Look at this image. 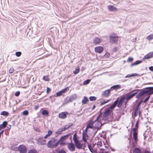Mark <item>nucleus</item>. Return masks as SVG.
I'll return each mask as SVG.
<instances>
[{
    "mask_svg": "<svg viewBox=\"0 0 153 153\" xmlns=\"http://www.w3.org/2000/svg\"><path fill=\"white\" fill-rule=\"evenodd\" d=\"M67 135L62 137L59 140L54 138H52L49 140L47 143V146L51 149H53L59 145V143L60 141L62 140L65 139Z\"/></svg>",
    "mask_w": 153,
    "mask_h": 153,
    "instance_id": "f03ea898",
    "label": "nucleus"
},
{
    "mask_svg": "<svg viewBox=\"0 0 153 153\" xmlns=\"http://www.w3.org/2000/svg\"><path fill=\"white\" fill-rule=\"evenodd\" d=\"M102 41V39H100L98 38L95 37L93 40V43L95 45L99 44Z\"/></svg>",
    "mask_w": 153,
    "mask_h": 153,
    "instance_id": "f8f14e48",
    "label": "nucleus"
},
{
    "mask_svg": "<svg viewBox=\"0 0 153 153\" xmlns=\"http://www.w3.org/2000/svg\"><path fill=\"white\" fill-rule=\"evenodd\" d=\"M22 53L21 52H17L16 53V55L17 56L19 57L21 55Z\"/></svg>",
    "mask_w": 153,
    "mask_h": 153,
    "instance_id": "a18cd8bd",
    "label": "nucleus"
},
{
    "mask_svg": "<svg viewBox=\"0 0 153 153\" xmlns=\"http://www.w3.org/2000/svg\"><path fill=\"white\" fill-rule=\"evenodd\" d=\"M68 114L67 112H62L59 114V117L61 119H65L66 117V115Z\"/></svg>",
    "mask_w": 153,
    "mask_h": 153,
    "instance_id": "2eb2a0df",
    "label": "nucleus"
},
{
    "mask_svg": "<svg viewBox=\"0 0 153 153\" xmlns=\"http://www.w3.org/2000/svg\"><path fill=\"white\" fill-rule=\"evenodd\" d=\"M111 100V99L108 100H103L102 101H101L100 102L101 105H104L107 102H109Z\"/></svg>",
    "mask_w": 153,
    "mask_h": 153,
    "instance_id": "bb28decb",
    "label": "nucleus"
},
{
    "mask_svg": "<svg viewBox=\"0 0 153 153\" xmlns=\"http://www.w3.org/2000/svg\"><path fill=\"white\" fill-rule=\"evenodd\" d=\"M28 153H38L37 151L34 149L30 150Z\"/></svg>",
    "mask_w": 153,
    "mask_h": 153,
    "instance_id": "ea45409f",
    "label": "nucleus"
},
{
    "mask_svg": "<svg viewBox=\"0 0 153 153\" xmlns=\"http://www.w3.org/2000/svg\"><path fill=\"white\" fill-rule=\"evenodd\" d=\"M51 91V89L50 88L47 87L46 90V92L47 93H49Z\"/></svg>",
    "mask_w": 153,
    "mask_h": 153,
    "instance_id": "603ef678",
    "label": "nucleus"
},
{
    "mask_svg": "<svg viewBox=\"0 0 153 153\" xmlns=\"http://www.w3.org/2000/svg\"><path fill=\"white\" fill-rule=\"evenodd\" d=\"M73 140L75 144L78 143V140L77 139L76 135V134H75L73 136Z\"/></svg>",
    "mask_w": 153,
    "mask_h": 153,
    "instance_id": "c85d7f7f",
    "label": "nucleus"
},
{
    "mask_svg": "<svg viewBox=\"0 0 153 153\" xmlns=\"http://www.w3.org/2000/svg\"><path fill=\"white\" fill-rule=\"evenodd\" d=\"M105 57H109L110 56V54L108 53H106L105 55Z\"/></svg>",
    "mask_w": 153,
    "mask_h": 153,
    "instance_id": "4d7b16f0",
    "label": "nucleus"
},
{
    "mask_svg": "<svg viewBox=\"0 0 153 153\" xmlns=\"http://www.w3.org/2000/svg\"><path fill=\"white\" fill-rule=\"evenodd\" d=\"M94 121H91L87 124L86 128L88 129L89 128H94Z\"/></svg>",
    "mask_w": 153,
    "mask_h": 153,
    "instance_id": "4468645a",
    "label": "nucleus"
},
{
    "mask_svg": "<svg viewBox=\"0 0 153 153\" xmlns=\"http://www.w3.org/2000/svg\"><path fill=\"white\" fill-rule=\"evenodd\" d=\"M7 124V122L6 121L3 122L2 124H0V131L1 129L5 128Z\"/></svg>",
    "mask_w": 153,
    "mask_h": 153,
    "instance_id": "412c9836",
    "label": "nucleus"
},
{
    "mask_svg": "<svg viewBox=\"0 0 153 153\" xmlns=\"http://www.w3.org/2000/svg\"><path fill=\"white\" fill-rule=\"evenodd\" d=\"M117 100V103L116 106L117 105V106L118 107H120L121 106L122 104H121L120 103H119L118 102V100Z\"/></svg>",
    "mask_w": 153,
    "mask_h": 153,
    "instance_id": "3c124183",
    "label": "nucleus"
},
{
    "mask_svg": "<svg viewBox=\"0 0 153 153\" xmlns=\"http://www.w3.org/2000/svg\"><path fill=\"white\" fill-rule=\"evenodd\" d=\"M7 128L9 129V130H10V128H11V126H10V127H7Z\"/></svg>",
    "mask_w": 153,
    "mask_h": 153,
    "instance_id": "052dcab7",
    "label": "nucleus"
},
{
    "mask_svg": "<svg viewBox=\"0 0 153 153\" xmlns=\"http://www.w3.org/2000/svg\"><path fill=\"white\" fill-rule=\"evenodd\" d=\"M149 69L153 72V66H151L149 68Z\"/></svg>",
    "mask_w": 153,
    "mask_h": 153,
    "instance_id": "5fc2aeb1",
    "label": "nucleus"
},
{
    "mask_svg": "<svg viewBox=\"0 0 153 153\" xmlns=\"http://www.w3.org/2000/svg\"><path fill=\"white\" fill-rule=\"evenodd\" d=\"M20 93V92L19 91H17L16 92L15 95L16 96H18L19 95Z\"/></svg>",
    "mask_w": 153,
    "mask_h": 153,
    "instance_id": "8fccbe9b",
    "label": "nucleus"
},
{
    "mask_svg": "<svg viewBox=\"0 0 153 153\" xmlns=\"http://www.w3.org/2000/svg\"><path fill=\"white\" fill-rule=\"evenodd\" d=\"M138 114L139 115H140V109L138 106L135 110V116H137Z\"/></svg>",
    "mask_w": 153,
    "mask_h": 153,
    "instance_id": "5701e85b",
    "label": "nucleus"
},
{
    "mask_svg": "<svg viewBox=\"0 0 153 153\" xmlns=\"http://www.w3.org/2000/svg\"><path fill=\"white\" fill-rule=\"evenodd\" d=\"M111 89L107 90L102 92V96L105 97H107L109 95Z\"/></svg>",
    "mask_w": 153,
    "mask_h": 153,
    "instance_id": "1a4fd4ad",
    "label": "nucleus"
},
{
    "mask_svg": "<svg viewBox=\"0 0 153 153\" xmlns=\"http://www.w3.org/2000/svg\"><path fill=\"white\" fill-rule=\"evenodd\" d=\"M110 42L111 43L116 44L118 41V36L114 33H111L109 36Z\"/></svg>",
    "mask_w": 153,
    "mask_h": 153,
    "instance_id": "20e7f679",
    "label": "nucleus"
},
{
    "mask_svg": "<svg viewBox=\"0 0 153 153\" xmlns=\"http://www.w3.org/2000/svg\"><path fill=\"white\" fill-rule=\"evenodd\" d=\"M142 62V61H141L137 60L135 62L132 64L131 65V66H133L135 65H136Z\"/></svg>",
    "mask_w": 153,
    "mask_h": 153,
    "instance_id": "cd10ccee",
    "label": "nucleus"
},
{
    "mask_svg": "<svg viewBox=\"0 0 153 153\" xmlns=\"http://www.w3.org/2000/svg\"><path fill=\"white\" fill-rule=\"evenodd\" d=\"M18 149L20 153H26L27 152L26 148L24 145H19Z\"/></svg>",
    "mask_w": 153,
    "mask_h": 153,
    "instance_id": "39448f33",
    "label": "nucleus"
},
{
    "mask_svg": "<svg viewBox=\"0 0 153 153\" xmlns=\"http://www.w3.org/2000/svg\"><path fill=\"white\" fill-rule=\"evenodd\" d=\"M146 39L150 41L153 39V35L151 34L147 37Z\"/></svg>",
    "mask_w": 153,
    "mask_h": 153,
    "instance_id": "2f4dec72",
    "label": "nucleus"
},
{
    "mask_svg": "<svg viewBox=\"0 0 153 153\" xmlns=\"http://www.w3.org/2000/svg\"><path fill=\"white\" fill-rule=\"evenodd\" d=\"M88 148H89V149L90 151L92 152L93 153L94 152V149L91 147V146L90 145H88Z\"/></svg>",
    "mask_w": 153,
    "mask_h": 153,
    "instance_id": "a19ab883",
    "label": "nucleus"
},
{
    "mask_svg": "<svg viewBox=\"0 0 153 153\" xmlns=\"http://www.w3.org/2000/svg\"><path fill=\"white\" fill-rule=\"evenodd\" d=\"M43 79L45 81H49L50 80L49 78L47 76H44L43 77Z\"/></svg>",
    "mask_w": 153,
    "mask_h": 153,
    "instance_id": "4c0bfd02",
    "label": "nucleus"
},
{
    "mask_svg": "<svg viewBox=\"0 0 153 153\" xmlns=\"http://www.w3.org/2000/svg\"><path fill=\"white\" fill-rule=\"evenodd\" d=\"M14 71V69L13 67H11L9 70V72L10 74L13 73Z\"/></svg>",
    "mask_w": 153,
    "mask_h": 153,
    "instance_id": "37998d69",
    "label": "nucleus"
},
{
    "mask_svg": "<svg viewBox=\"0 0 153 153\" xmlns=\"http://www.w3.org/2000/svg\"><path fill=\"white\" fill-rule=\"evenodd\" d=\"M138 121H137L135 124L136 128H137H137L138 126Z\"/></svg>",
    "mask_w": 153,
    "mask_h": 153,
    "instance_id": "6e6d98bb",
    "label": "nucleus"
},
{
    "mask_svg": "<svg viewBox=\"0 0 153 153\" xmlns=\"http://www.w3.org/2000/svg\"><path fill=\"white\" fill-rule=\"evenodd\" d=\"M150 97V95H149L144 100L143 102H146L149 99Z\"/></svg>",
    "mask_w": 153,
    "mask_h": 153,
    "instance_id": "de8ad7c7",
    "label": "nucleus"
},
{
    "mask_svg": "<svg viewBox=\"0 0 153 153\" xmlns=\"http://www.w3.org/2000/svg\"><path fill=\"white\" fill-rule=\"evenodd\" d=\"M72 101L71 100V99L70 97H67L66 98L65 100H64V104H68V103H69L70 102H72Z\"/></svg>",
    "mask_w": 153,
    "mask_h": 153,
    "instance_id": "aec40b11",
    "label": "nucleus"
},
{
    "mask_svg": "<svg viewBox=\"0 0 153 153\" xmlns=\"http://www.w3.org/2000/svg\"><path fill=\"white\" fill-rule=\"evenodd\" d=\"M76 147L78 149H80L82 148L81 145L78 143L75 144Z\"/></svg>",
    "mask_w": 153,
    "mask_h": 153,
    "instance_id": "473e14b6",
    "label": "nucleus"
},
{
    "mask_svg": "<svg viewBox=\"0 0 153 153\" xmlns=\"http://www.w3.org/2000/svg\"><path fill=\"white\" fill-rule=\"evenodd\" d=\"M71 97L72 101H73L74 100L76 99L77 97V96L76 94H74L73 95L71 96V97Z\"/></svg>",
    "mask_w": 153,
    "mask_h": 153,
    "instance_id": "7c9ffc66",
    "label": "nucleus"
},
{
    "mask_svg": "<svg viewBox=\"0 0 153 153\" xmlns=\"http://www.w3.org/2000/svg\"><path fill=\"white\" fill-rule=\"evenodd\" d=\"M39 108V106L38 105H36L34 108V109L36 110Z\"/></svg>",
    "mask_w": 153,
    "mask_h": 153,
    "instance_id": "bf43d9fd",
    "label": "nucleus"
},
{
    "mask_svg": "<svg viewBox=\"0 0 153 153\" xmlns=\"http://www.w3.org/2000/svg\"><path fill=\"white\" fill-rule=\"evenodd\" d=\"M117 103V100H116L114 102L113 104L111 105L109 108L105 109V111L103 115V117H102L103 118L106 117L107 119L108 118L107 116L108 114L111 113V110L114 109L116 106Z\"/></svg>",
    "mask_w": 153,
    "mask_h": 153,
    "instance_id": "7ed1b4c3",
    "label": "nucleus"
},
{
    "mask_svg": "<svg viewBox=\"0 0 153 153\" xmlns=\"http://www.w3.org/2000/svg\"><path fill=\"white\" fill-rule=\"evenodd\" d=\"M89 99L90 101H95L96 100V98L94 96L90 97H89Z\"/></svg>",
    "mask_w": 153,
    "mask_h": 153,
    "instance_id": "58836bf2",
    "label": "nucleus"
},
{
    "mask_svg": "<svg viewBox=\"0 0 153 153\" xmlns=\"http://www.w3.org/2000/svg\"><path fill=\"white\" fill-rule=\"evenodd\" d=\"M148 93H149V95H150L151 94H153V93H152V91H150Z\"/></svg>",
    "mask_w": 153,
    "mask_h": 153,
    "instance_id": "13d9d810",
    "label": "nucleus"
},
{
    "mask_svg": "<svg viewBox=\"0 0 153 153\" xmlns=\"http://www.w3.org/2000/svg\"><path fill=\"white\" fill-rule=\"evenodd\" d=\"M68 148L69 150L72 152L74 151L75 150V148L74 145L72 143H69L68 145Z\"/></svg>",
    "mask_w": 153,
    "mask_h": 153,
    "instance_id": "dca6fc26",
    "label": "nucleus"
},
{
    "mask_svg": "<svg viewBox=\"0 0 153 153\" xmlns=\"http://www.w3.org/2000/svg\"><path fill=\"white\" fill-rule=\"evenodd\" d=\"M134 153H141L140 151L137 148H136L134 152Z\"/></svg>",
    "mask_w": 153,
    "mask_h": 153,
    "instance_id": "79ce46f5",
    "label": "nucleus"
},
{
    "mask_svg": "<svg viewBox=\"0 0 153 153\" xmlns=\"http://www.w3.org/2000/svg\"><path fill=\"white\" fill-rule=\"evenodd\" d=\"M89 101L88 99L85 96L84 97L82 101V103L83 104H85Z\"/></svg>",
    "mask_w": 153,
    "mask_h": 153,
    "instance_id": "393cba45",
    "label": "nucleus"
},
{
    "mask_svg": "<svg viewBox=\"0 0 153 153\" xmlns=\"http://www.w3.org/2000/svg\"><path fill=\"white\" fill-rule=\"evenodd\" d=\"M53 132L51 130H49L48 132V134L44 137L45 139L47 138L50 137L52 134Z\"/></svg>",
    "mask_w": 153,
    "mask_h": 153,
    "instance_id": "b1692460",
    "label": "nucleus"
},
{
    "mask_svg": "<svg viewBox=\"0 0 153 153\" xmlns=\"http://www.w3.org/2000/svg\"><path fill=\"white\" fill-rule=\"evenodd\" d=\"M91 80L90 79H87L84 81L83 82V84L84 85H86L89 83Z\"/></svg>",
    "mask_w": 153,
    "mask_h": 153,
    "instance_id": "e433bc0d",
    "label": "nucleus"
},
{
    "mask_svg": "<svg viewBox=\"0 0 153 153\" xmlns=\"http://www.w3.org/2000/svg\"><path fill=\"white\" fill-rule=\"evenodd\" d=\"M46 141L42 138L39 137L37 139V144L39 145H44L45 144Z\"/></svg>",
    "mask_w": 153,
    "mask_h": 153,
    "instance_id": "6e6552de",
    "label": "nucleus"
},
{
    "mask_svg": "<svg viewBox=\"0 0 153 153\" xmlns=\"http://www.w3.org/2000/svg\"><path fill=\"white\" fill-rule=\"evenodd\" d=\"M79 68L78 67H76L75 68V71L73 72V73L75 74H76L79 73Z\"/></svg>",
    "mask_w": 153,
    "mask_h": 153,
    "instance_id": "c756f323",
    "label": "nucleus"
},
{
    "mask_svg": "<svg viewBox=\"0 0 153 153\" xmlns=\"http://www.w3.org/2000/svg\"><path fill=\"white\" fill-rule=\"evenodd\" d=\"M153 57V52H149L148 54L146 55L143 58V60L147 59L150 58H152Z\"/></svg>",
    "mask_w": 153,
    "mask_h": 153,
    "instance_id": "ddd939ff",
    "label": "nucleus"
},
{
    "mask_svg": "<svg viewBox=\"0 0 153 153\" xmlns=\"http://www.w3.org/2000/svg\"><path fill=\"white\" fill-rule=\"evenodd\" d=\"M108 7V8L111 11H116L117 10V9L116 7L112 5H109Z\"/></svg>",
    "mask_w": 153,
    "mask_h": 153,
    "instance_id": "4be33fe9",
    "label": "nucleus"
},
{
    "mask_svg": "<svg viewBox=\"0 0 153 153\" xmlns=\"http://www.w3.org/2000/svg\"><path fill=\"white\" fill-rule=\"evenodd\" d=\"M67 91V88L62 90L61 91L56 93V96L59 97L61 96L62 94L64 93Z\"/></svg>",
    "mask_w": 153,
    "mask_h": 153,
    "instance_id": "f3484780",
    "label": "nucleus"
},
{
    "mask_svg": "<svg viewBox=\"0 0 153 153\" xmlns=\"http://www.w3.org/2000/svg\"><path fill=\"white\" fill-rule=\"evenodd\" d=\"M101 116V114H100L94 121V128L97 130L100 129L101 126L105 123L104 121L107 119L106 117L103 118Z\"/></svg>",
    "mask_w": 153,
    "mask_h": 153,
    "instance_id": "f257e3e1",
    "label": "nucleus"
},
{
    "mask_svg": "<svg viewBox=\"0 0 153 153\" xmlns=\"http://www.w3.org/2000/svg\"><path fill=\"white\" fill-rule=\"evenodd\" d=\"M8 113L6 111H3L1 114V115L5 116H7L8 115Z\"/></svg>",
    "mask_w": 153,
    "mask_h": 153,
    "instance_id": "f704fd0d",
    "label": "nucleus"
},
{
    "mask_svg": "<svg viewBox=\"0 0 153 153\" xmlns=\"http://www.w3.org/2000/svg\"><path fill=\"white\" fill-rule=\"evenodd\" d=\"M68 128H66L65 127L64 128H59L58 131L56 132V133L58 134H61L62 132L65 131Z\"/></svg>",
    "mask_w": 153,
    "mask_h": 153,
    "instance_id": "6ab92c4d",
    "label": "nucleus"
},
{
    "mask_svg": "<svg viewBox=\"0 0 153 153\" xmlns=\"http://www.w3.org/2000/svg\"><path fill=\"white\" fill-rule=\"evenodd\" d=\"M137 75V74L136 73H134L132 74H128L126 76V78L130 77L131 76H136Z\"/></svg>",
    "mask_w": 153,
    "mask_h": 153,
    "instance_id": "72a5a7b5",
    "label": "nucleus"
},
{
    "mask_svg": "<svg viewBox=\"0 0 153 153\" xmlns=\"http://www.w3.org/2000/svg\"><path fill=\"white\" fill-rule=\"evenodd\" d=\"M124 100V98H122L119 101H118V102L119 103H120L122 105Z\"/></svg>",
    "mask_w": 153,
    "mask_h": 153,
    "instance_id": "49530a36",
    "label": "nucleus"
},
{
    "mask_svg": "<svg viewBox=\"0 0 153 153\" xmlns=\"http://www.w3.org/2000/svg\"><path fill=\"white\" fill-rule=\"evenodd\" d=\"M149 90H144L140 92L139 94V96H142L146 94H147L150 91H152L153 93V87H151L148 88Z\"/></svg>",
    "mask_w": 153,
    "mask_h": 153,
    "instance_id": "423d86ee",
    "label": "nucleus"
},
{
    "mask_svg": "<svg viewBox=\"0 0 153 153\" xmlns=\"http://www.w3.org/2000/svg\"><path fill=\"white\" fill-rule=\"evenodd\" d=\"M137 92H136L135 93H133V94H131L127 96L126 97V100L127 101L128 100L132 98L136 94H137Z\"/></svg>",
    "mask_w": 153,
    "mask_h": 153,
    "instance_id": "a211bd4d",
    "label": "nucleus"
},
{
    "mask_svg": "<svg viewBox=\"0 0 153 153\" xmlns=\"http://www.w3.org/2000/svg\"><path fill=\"white\" fill-rule=\"evenodd\" d=\"M59 153H66V152L64 150H60L59 152Z\"/></svg>",
    "mask_w": 153,
    "mask_h": 153,
    "instance_id": "864d4df0",
    "label": "nucleus"
},
{
    "mask_svg": "<svg viewBox=\"0 0 153 153\" xmlns=\"http://www.w3.org/2000/svg\"><path fill=\"white\" fill-rule=\"evenodd\" d=\"M29 114L27 110H25L23 111L22 114L24 115H27Z\"/></svg>",
    "mask_w": 153,
    "mask_h": 153,
    "instance_id": "c03bdc74",
    "label": "nucleus"
},
{
    "mask_svg": "<svg viewBox=\"0 0 153 153\" xmlns=\"http://www.w3.org/2000/svg\"><path fill=\"white\" fill-rule=\"evenodd\" d=\"M95 107V106L94 105L93 106V108H94Z\"/></svg>",
    "mask_w": 153,
    "mask_h": 153,
    "instance_id": "680f3d73",
    "label": "nucleus"
},
{
    "mask_svg": "<svg viewBox=\"0 0 153 153\" xmlns=\"http://www.w3.org/2000/svg\"><path fill=\"white\" fill-rule=\"evenodd\" d=\"M103 50V48L101 46L97 47L95 48V51L100 53L102 52Z\"/></svg>",
    "mask_w": 153,
    "mask_h": 153,
    "instance_id": "9d476101",
    "label": "nucleus"
},
{
    "mask_svg": "<svg viewBox=\"0 0 153 153\" xmlns=\"http://www.w3.org/2000/svg\"><path fill=\"white\" fill-rule=\"evenodd\" d=\"M87 129L86 128L82 132V139L83 141L86 142L88 139V135L87 134Z\"/></svg>",
    "mask_w": 153,
    "mask_h": 153,
    "instance_id": "0eeeda50",
    "label": "nucleus"
},
{
    "mask_svg": "<svg viewBox=\"0 0 153 153\" xmlns=\"http://www.w3.org/2000/svg\"><path fill=\"white\" fill-rule=\"evenodd\" d=\"M133 60V58L131 57H129L128 58L127 61L128 62H132Z\"/></svg>",
    "mask_w": 153,
    "mask_h": 153,
    "instance_id": "09e8293b",
    "label": "nucleus"
},
{
    "mask_svg": "<svg viewBox=\"0 0 153 153\" xmlns=\"http://www.w3.org/2000/svg\"><path fill=\"white\" fill-rule=\"evenodd\" d=\"M133 137L134 140L137 141V128H134L133 129Z\"/></svg>",
    "mask_w": 153,
    "mask_h": 153,
    "instance_id": "9b49d317",
    "label": "nucleus"
},
{
    "mask_svg": "<svg viewBox=\"0 0 153 153\" xmlns=\"http://www.w3.org/2000/svg\"><path fill=\"white\" fill-rule=\"evenodd\" d=\"M121 86L120 85H115L113 86H112L111 88V89L113 88L115 89H119L121 88Z\"/></svg>",
    "mask_w": 153,
    "mask_h": 153,
    "instance_id": "a878e982",
    "label": "nucleus"
},
{
    "mask_svg": "<svg viewBox=\"0 0 153 153\" xmlns=\"http://www.w3.org/2000/svg\"><path fill=\"white\" fill-rule=\"evenodd\" d=\"M42 114L43 115H48V111L46 110H43L42 112Z\"/></svg>",
    "mask_w": 153,
    "mask_h": 153,
    "instance_id": "c9c22d12",
    "label": "nucleus"
}]
</instances>
